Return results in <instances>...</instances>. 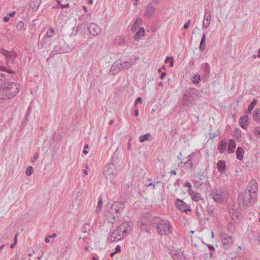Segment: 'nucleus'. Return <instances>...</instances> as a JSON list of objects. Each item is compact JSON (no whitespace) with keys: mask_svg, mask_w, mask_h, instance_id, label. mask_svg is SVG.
<instances>
[{"mask_svg":"<svg viewBox=\"0 0 260 260\" xmlns=\"http://www.w3.org/2000/svg\"><path fill=\"white\" fill-rule=\"evenodd\" d=\"M4 86L0 87V99H10L15 96L19 91V85L15 82H7Z\"/></svg>","mask_w":260,"mask_h":260,"instance_id":"nucleus-1","label":"nucleus"},{"mask_svg":"<svg viewBox=\"0 0 260 260\" xmlns=\"http://www.w3.org/2000/svg\"><path fill=\"white\" fill-rule=\"evenodd\" d=\"M151 223L156 224L157 232L160 236L168 235L172 232V226L168 220L154 217L151 220Z\"/></svg>","mask_w":260,"mask_h":260,"instance_id":"nucleus-2","label":"nucleus"},{"mask_svg":"<svg viewBox=\"0 0 260 260\" xmlns=\"http://www.w3.org/2000/svg\"><path fill=\"white\" fill-rule=\"evenodd\" d=\"M116 166L113 163H110L106 166L104 171V175L107 180H109V184L107 183V185L109 187H113L114 182V176L116 174Z\"/></svg>","mask_w":260,"mask_h":260,"instance_id":"nucleus-3","label":"nucleus"},{"mask_svg":"<svg viewBox=\"0 0 260 260\" xmlns=\"http://www.w3.org/2000/svg\"><path fill=\"white\" fill-rule=\"evenodd\" d=\"M255 198V197L244 190L239 194V204H242L246 207L251 206L254 202Z\"/></svg>","mask_w":260,"mask_h":260,"instance_id":"nucleus-4","label":"nucleus"},{"mask_svg":"<svg viewBox=\"0 0 260 260\" xmlns=\"http://www.w3.org/2000/svg\"><path fill=\"white\" fill-rule=\"evenodd\" d=\"M197 97V90L190 88L186 90L183 95L182 102L183 105L193 104Z\"/></svg>","mask_w":260,"mask_h":260,"instance_id":"nucleus-5","label":"nucleus"},{"mask_svg":"<svg viewBox=\"0 0 260 260\" xmlns=\"http://www.w3.org/2000/svg\"><path fill=\"white\" fill-rule=\"evenodd\" d=\"M213 199L218 203L224 202L227 198V192L221 189H214L211 191Z\"/></svg>","mask_w":260,"mask_h":260,"instance_id":"nucleus-6","label":"nucleus"},{"mask_svg":"<svg viewBox=\"0 0 260 260\" xmlns=\"http://www.w3.org/2000/svg\"><path fill=\"white\" fill-rule=\"evenodd\" d=\"M68 51V45L64 40L60 41L58 45H56L50 53L51 57L59 53H63Z\"/></svg>","mask_w":260,"mask_h":260,"instance_id":"nucleus-7","label":"nucleus"},{"mask_svg":"<svg viewBox=\"0 0 260 260\" xmlns=\"http://www.w3.org/2000/svg\"><path fill=\"white\" fill-rule=\"evenodd\" d=\"M0 53L4 55L7 59V66L10 68V63H13L17 57V53L14 51H8L3 48L0 49Z\"/></svg>","mask_w":260,"mask_h":260,"instance_id":"nucleus-8","label":"nucleus"},{"mask_svg":"<svg viewBox=\"0 0 260 260\" xmlns=\"http://www.w3.org/2000/svg\"><path fill=\"white\" fill-rule=\"evenodd\" d=\"M124 208V203L122 202H116L114 203L111 208V212L113 213V218L115 219L120 215V211Z\"/></svg>","mask_w":260,"mask_h":260,"instance_id":"nucleus-9","label":"nucleus"},{"mask_svg":"<svg viewBox=\"0 0 260 260\" xmlns=\"http://www.w3.org/2000/svg\"><path fill=\"white\" fill-rule=\"evenodd\" d=\"M117 229L125 237L126 234L132 231V223L131 222H124L122 223Z\"/></svg>","mask_w":260,"mask_h":260,"instance_id":"nucleus-10","label":"nucleus"},{"mask_svg":"<svg viewBox=\"0 0 260 260\" xmlns=\"http://www.w3.org/2000/svg\"><path fill=\"white\" fill-rule=\"evenodd\" d=\"M257 190L258 188L256 181L254 179H252L249 182L245 191H248L250 194L256 197Z\"/></svg>","mask_w":260,"mask_h":260,"instance_id":"nucleus-11","label":"nucleus"},{"mask_svg":"<svg viewBox=\"0 0 260 260\" xmlns=\"http://www.w3.org/2000/svg\"><path fill=\"white\" fill-rule=\"evenodd\" d=\"M221 240L223 244V247L225 249H228L232 244V237L226 233L221 234Z\"/></svg>","mask_w":260,"mask_h":260,"instance_id":"nucleus-12","label":"nucleus"},{"mask_svg":"<svg viewBox=\"0 0 260 260\" xmlns=\"http://www.w3.org/2000/svg\"><path fill=\"white\" fill-rule=\"evenodd\" d=\"M124 236L118 231L117 229L111 233L110 236L107 239L108 242H117L122 239Z\"/></svg>","mask_w":260,"mask_h":260,"instance_id":"nucleus-13","label":"nucleus"},{"mask_svg":"<svg viewBox=\"0 0 260 260\" xmlns=\"http://www.w3.org/2000/svg\"><path fill=\"white\" fill-rule=\"evenodd\" d=\"M229 212L232 219L235 222H238L240 219V213L237 208L234 207L229 209Z\"/></svg>","mask_w":260,"mask_h":260,"instance_id":"nucleus-14","label":"nucleus"},{"mask_svg":"<svg viewBox=\"0 0 260 260\" xmlns=\"http://www.w3.org/2000/svg\"><path fill=\"white\" fill-rule=\"evenodd\" d=\"M122 69V61L121 60H116L110 69V72L113 75L119 73Z\"/></svg>","mask_w":260,"mask_h":260,"instance_id":"nucleus-15","label":"nucleus"},{"mask_svg":"<svg viewBox=\"0 0 260 260\" xmlns=\"http://www.w3.org/2000/svg\"><path fill=\"white\" fill-rule=\"evenodd\" d=\"M176 205L181 211L187 213L188 211H191L189 206L180 199H177L176 200Z\"/></svg>","mask_w":260,"mask_h":260,"instance_id":"nucleus-16","label":"nucleus"},{"mask_svg":"<svg viewBox=\"0 0 260 260\" xmlns=\"http://www.w3.org/2000/svg\"><path fill=\"white\" fill-rule=\"evenodd\" d=\"M155 8L151 3H149L146 7V11L144 13L145 16L148 18L153 17L155 13Z\"/></svg>","mask_w":260,"mask_h":260,"instance_id":"nucleus-17","label":"nucleus"},{"mask_svg":"<svg viewBox=\"0 0 260 260\" xmlns=\"http://www.w3.org/2000/svg\"><path fill=\"white\" fill-rule=\"evenodd\" d=\"M88 30L90 35L95 36L101 32V28L94 23L89 24Z\"/></svg>","mask_w":260,"mask_h":260,"instance_id":"nucleus-18","label":"nucleus"},{"mask_svg":"<svg viewBox=\"0 0 260 260\" xmlns=\"http://www.w3.org/2000/svg\"><path fill=\"white\" fill-rule=\"evenodd\" d=\"M226 162L224 160H220L217 163V169L221 174L225 172Z\"/></svg>","mask_w":260,"mask_h":260,"instance_id":"nucleus-19","label":"nucleus"},{"mask_svg":"<svg viewBox=\"0 0 260 260\" xmlns=\"http://www.w3.org/2000/svg\"><path fill=\"white\" fill-rule=\"evenodd\" d=\"M138 58H139V57H137V56H135L133 59L130 58V59H129L128 61H125L122 63V69H129L135 63V61H134V60H136Z\"/></svg>","mask_w":260,"mask_h":260,"instance_id":"nucleus-20","label":"nucleus"},{"mask_svg":"<svg viewBox=\"0 0 260 260\" xmlns=\"http://www.w3.org/2000/svg\"><path fill=\"white\" fill-rule=\"evenodd\" d=\"M248 124V116L247 115H243L240 118V125L243 129H246Z\"/></svg>","mask_w":260,"mask_h":260,"instance_id":"nucleus-21","label":"nucleus"},{"mask_svg":"<svg viewBox=\"0 0 260 260\" xmlns=\"http://www.w3.org/2000/svg\"><path fill=\"white\" fill-rule=\"evenodd\" d=\"M171 254L174 260H179L183 257V253L179 250H174L171 252Z\"/></svg>","mask_w":260,"mask_h":260,"instance_id":"nucleus-22","label":"nucleus"},{"mask_svg":"<svg viewBox=\"0 0 260 260\" xmlns=\"http://www.w3.org/2000/svg\"><path fill=\"white\" fill-rule=\"evenodd\" d=\"M9 75L5 74H0V87L4 86L7 83V82H9Z\"/></svg>","mask_w":260,"mask_h":260,"instance_id":"nucleus-23","label":"nucleus"},{"mask_svg":"<svg viewBox=\"0 0 260 260\" xmlns=\"http://www.w3.org/2000/svg\"><path fill=\"white\" fill-rule=\"evenodd\" d=\"M250 233L248 234L249 238L251 240L255 239L257 240L258 242L260 241V233L258 232L256 230H251L250 231Z\"/></svg>","mask_w":260,"mask_h":260,"instance_id":"nucleus-24","label":"nucleus"},{"mask_svg":"<svg viewBox=\"0 0 260 260\" xmlns=\"http://www.w3.org/2000/svg\"><path fill=\"white\" fill-rule=\"evenodd\" d=\"M227 142L225 140H221L218 145V149L219 151L222 153H223L226 148Z\"/></svg>","mask_w":260,"mask_h":260,"instance_id":"nucleus-25","label":"nucleus"},{"mask_svg":"<svg viewBox=\"0 0 260 260\" xmlns=\"http://www.w3.org/2000/svg\"><path fill=\"white\" fill-rule=\"evenodd\" d=\"M236 144L233 139H230L229 142L228 152L229 153H233L235 151Z\"/></svg>","mask_w":260,"mask_h":260,"instance_id":"nucleus-26","label":"nucleus"},{"mask_svg":"<svg viewBox=\"0 0 260 260\" xmlns=\"http://www.w3.org/2000/svg\"><path fill=\"white\" fill-rule=\"evenodd\" d=\"M244 152L243 149L241 147H238L236 150L237 158L240 160H242L243 159Z\"/></svg>","mask_w":260,"mask_h":260,"instance_id":"nucleus-27","label":"nucleus"},{"mask_svg":"<svg viewBox=\"0 0 260 260\" xmlns=\"http://www.w3.org/2000/svg\"><path fill=\"white\" fill-rule=\"evenodd\" d=\"M142 20L140 18H137L136 19L135 23L132 25V27H131L132 31H133V32H135L137 30V27L140 26V24L142 23Z\"/></svg>","mask_w":260,"mask_h":260,"instance_id":"nucleus-28","label":"nucleus"},{"mask_svg":"<svg viewBox=\"0 0 260 260\" xmlns=\"http://www.w3.org/2000/svg\"><path fill=\"white\" fill-rule=\"evenodd\" d=\"M41 4V0H33L29 4V7L31 8L33 11H36Z\"/></svg>","mask_w":260,"mask_h":260,"instance_id":"nucleus-29","label":"nucleus"},{"mask_svg":"<svg viewBox=\"0 0 260 260\" xmlns=\"http://www.w3.org/2000/svg\"><path fill=\"white\" fill-rule=\"evenodd\" d=\"M145 35V30L143 27H141L134 36L135 40H139L141 36H144Z\"/></svg>","mask_w":260,"mask_h":260,"instance_id":"nucleus-30","label":"nucleus"},{"mask_svg":"<svg viewBox=\"0 0 260 260\" xmlns=\"http://www.w3.org/2000/svg\"><path fill=\"white\" fill-rule=\"evenodd\" d=\"M202 68L206 76L210 74V66L208 63H204L202 65Z\"/></svg>","mask_w":260,"mask_h":260,"instance_id":"nucleus-31","label":"nucleus"},{"mask_svg":"<svg viewBox=\"0 0 260 260\" xmlns=\"http://www.w3.org/2000/svg\"><path fill=\"white\" fill-rule=\"evenodd\" d=\"M195 161L196 160H193V158H188L187 161L184 163L185 168L187 169H191L193 166V163H196Z\"/></svg>","mask_w":260,"mask_h":260,"instance_id":"nucleus-32","label":"nucleus"},{"mask_svg":"<svg viewBox=\"0 0 260 260\" xmlns=\"http://www.w3.org/2000/svg\"><path fill=\"white\" fill-rule=\"evenodd\" d=\"M205 41H206V36H205V34H204L202 36V39L201 40V42H200V46H199V49L201 51H203L205 49V47H206Z\"/></svg>","mask_w":260,"mask_h":260,"instance_id":"nucleus-33","label":"nucleus"},{"mask_svg":"<svg viewBox=\"0 0 260 260\" xmlns=\"http://www.w3.org/2000/svg\"><path fill=\"white\" fill-rule=\"evenodd\" d=\"M53 36V35L50 34V32L48 31L46 34V35L43 37V41H42L41 42H40L39 45H41L42 47H44V45H45V42L46 41V40L50 38Z\"/></svg>","mask_w":260,"mask_h":260,"instance_id":"nucleus-34","label":"nucleus"},{"mask_svg":"<svg viewBox=\"0 0 260 260\" xmlns=\"http://www.w3.org/2000/svg\"><path fill=\"white\" fill-rule=\"evenodd\" d=\"M253 114L255 120L257 122H260V110L256 109L254 111Z\"/></svg>","mask_w":260,"mask_h":260,"instance_id":"nucleus-35","label":"nucleus"},{"mask_svg":"<svg viewBox=\"0 0 260 260\" xmlns=\"http://www.w3.org/2000/svg\"><path fill=\"white\" fill-rule=\"evenodd\" d=\"M195 177L197 179V181H202L205 178V175L203 172L201 170L195 174Z\"/></svg>","mask_w":260,"mask_h":260,"instance_id":"nucleus-36","label":"nucleus"},{"mask_svg":"<svg viewBox=\"0 0 260 260\" xmlns=\"http://www.w3.org/2000/svg\"><path fill=\"white\" fill-rule=\"evenodd\" d=\"M190 194L191 196L192 200L194 201L198 202L200 200H202L201 194L199 193L192 192L191 193H190Z\"/></svg>","mask_w":260,"mask_h":260,"instance_id":"nucleus-37","label":"nucleus"},{"mask_svg":"<svg viewBox=\"0 0 260 260\" xmlns=\"http://www.w3.org/2000/svg\"><path fill=\"white\" fill-rule=\"evenodd\" d=\"M257 100L256 99H254L252 101V102L249 105L248 108L247 112L248 113H251L252 110L253 109L254 106L257 104Z\"/></svg>","mask_w":260,"mask_h":260,"instance_id":"nucleus-38","label":"nucleus"},{"mask_svg":"<svg viewBox=\"0 0 260 260\" xmlns=\"http://www.w3.org/2000/svg\"><path fill=\"white\" fill-rule=\"evenodd\" d=\"M150 138H151V135L148 133L144 135L141 136L139 138V141L142 143L146 140L150 139Z\"/></svg>","mask_w":260,"mask_h":260,"instance_id":"nucleus-39","label":"nucleus"},{"mask_svg":"<svg viewBox=\"0 0 260 260\" xmlns=\"http://www.w3.org/2000/svg\"><path fill=\"white\" fill-rule=\"evenodd\" d=\"M0 70L1 71H5L8 73H9V74H15V72L11 70H9V69H8L6 68V67L5 66H1L0 67Z\"/></svg>","mask_w":260,"mask_h":260,"instance_id":"nucleus-40","label":"nucleus"},{"mask_svg":"<svg viewBox=\"0 0 260 260\" xmlns=\"http://www.w3.org/2000/svg\"><path fill=\"white\" fill-rule=\"evenodd\" d=\"M34 171V169L31 166H28L27 167V169L25 171V174L27 176L31 175Z\"/></svg>","mask_w":260,"mask_h":260,"instance_id":"nucleus-41","label":"nucleus"},{"mask_svg":"<svg viewBox=\"0 0 260 260\" xmlns=\"http://www.w3.org/2000/svg\"><path fill=\"white\" fill-rule=\"evenodd\" d=\"M210 20H211V19H205V18L204 19V20L203 21V25H202L203 28H207L209 26V25L210 24Z\"/></svg>","mask_w":260,"mask_h":260,"instance_id":"nucleus-42","label":"nucleus"},{"mask_svg":"<svg viewBox=\"0 0 260 260\" xmlns=\"http://www.w3.org/2000/svg\"><path fill=\"white\" fill-rule=\"evenodd\" d=\"M196 214L198 216H200L202 214V212L203 211V208L201 205H200V206H197L196 207Z\"/></svg>","mask_w":260,"mask_h":260,"instance_id":"nucleus-43","label":"nucleus"},{"mask_svg":"<svg viewBox=\"0 0 260 260\" xmlns=\"http://www.w3.org/2000/svg\"><path fill=\"white\" fill-rule=\"evenodd\" d=\"M24 27V23L22 21L19 22L16 25V29L18 31L22 30Z\"/></svg>","mask_w":260,"mask_h":260,"instance_id":"nucleus-44","label":"nucleus"},{"mask_svg":"<svg viewBox=\"0 0 260 260\" xmlns=\"http://www.w3.org/2000/svg\"><path fill=\"white\" fill-rule=\"evenodd\" d=\"M209 135L210 138L213 139L219 135V132L218 130L216 131L214 133L210 132L209 133Z\"/></svg>","mask_w":260,"mask_h":260,"instance_id":"nucleus-45","label":"nucleus"},{"mask_svg":"<svg viewBox=\"0 0 260 260\" xmlns=\"http://www.w3.org/2000/svg\"><path fill=\"white\" fill-rule=\"evenodd\" d=\"M204 18L205 19H211L210 12L207 9H206L205 10Z\"/></svg>","mask_w":260,"mask_h":260,"instance_id":"nucleus-46","label":"nucleus"},{"mask_svg":"<svg viewBox=\"0 0 260 260\" xmlns=\"http://www.w3.org/2000/svg\"><path fill=\"white\" fill-rule=\"evenodd\" d=\"M253 133L256 136L260 135V126L256 127L253 129Z\"/></svg>","mask_w":260,"mask_h":260,"instance_id":"nucleus-47","label":"nucleus"},{"mask_svg":"<svg viewBox=\"0 0 260 260\" xmlns=\"http://www.w3.org/2000/svg\"><path fill=\"white\" fill-rule=\"evenodd\" d=\"M141 228L142 231L146 232L147 233L149 232V231H150L149 228L147 225H146L145 224H141Z\"/></svg>","mask_w":260,"mask_h":260,"instance_id":"nucleus-48","label":"nucleus"},{"mask_svg":"<svg viewBox=\"0 0 260 260\" xmlns=\"http://www.w3.org/2000/svg\"><path fill=\"white\" fill-rule=\"evenodd\" d=\"M31 110V107L30 106H28V108H27V112L25 114V117H24V120L25 121H23V122H24L25 121H27V119H28V117L29 116V113L30 112Z\"/></svg>","mask_w":260,"mask_h":260,"instance_id":"nucleus-49","label":"nucleus"},{"mask_svg":"<svg viewBox=\"0 0 260 260\" xmlns=\"http://www.w3.org/2000/svg\"><path fill=\"white\" fill-rule=\"evenodd\" d=\"M200 80V75H196L194 77H193V80L192 81V82L196 84V83H198L199 82Z\"/></svg>","mask_w":260,"mask_h":260,"instance_id":"nucleus-50","label":"nucleus"},{"mask_svg":"<svg viewBox=\"0 0 260 260\" xmlns=\"http://www.w3.org/2000/svg\"><path fill=\"white\" fill-rule=\"evenodd\" d=\"M58 5H59L60 6V8H61V9L67 8H69V3H67V4H65V5H62V4H60L59 1L58 2Z\"/></svg>","mask_w":260,"mask_h":260,"instance_id":"nucleus-51","label":"nucleus"},{"mask_svg":"<svg viewBox=\"0 0 260 260\" xmlns=\"http://www.w3.org/2000/svg\"><path fill=\"white\" fill-rule=\"evenodd\" d=\"M102 205H103V199H102V197L101 196H100L99 199L97 206L102 207Z\"/></svg>","mask_w":260,"mask_h":260,"instance_id":"nucleus-52","label":"nucleus"},{"mask_svg":"<svg viewBox=\"0 0 260 260\" xmlns=\"http://www.w3.org/2000/svg\"><path fill=\"white\" fill-rule=\"evenodd\" d=\"M142 103V99L141 97H138L135 100V104L136 105L138 103L141 104Z\"/></svg>","mask_w":260,"mask_h":260,"instance_id":"nucleus-53","label":"nucleus"},{"mask_svg":"<svg viewBox=\"0 0 260 260\" xmlns=\"http://www.w3.org/2000/svg\"><path fill=\"white\" fill-rule=\"evenodd\" d=\"M190 23V20H188L184 25L183 26V28L184 29H187L189 26V24Z\"/></svg>","mask_w":260,"mask_h":260,"instance_id":"nucleus-54","label":"nucleus"},{"mask_svg":"<svg viewBox=\"0 0 260 260\" xmlns=\"http://www.w3.org/2000/svg\"><path fill=\"white\" fill-rule=\"evenodd\" d=\"M39 157V154L38 153L36 152L34 156V158L31 159V161L34 162L35 160H36Z\"/></svg>","mask_w":260,"mask_h":260,"instance_id":"nucleus-55","label":"nucleus"},{"mask_svg":"<svg viewBox=\"0 0 260 260\" xmlns=\"http://www.w3.org/2000/svg\"><path fill=\"white\" fill-rule=\"evenodd\" d=\"M120 249H121V248H120V245H117L116 248H115V252L117 253L118 252H120Z\"/></svg>","mask_w":260,"mask_h":260,"instance_id":"nucleus-56","label":"nucleus"},{"mask_svg":"<svg viewBox=\"0 0 260 260\" xmlns=\"http://www.w3.org/2000/svg\"><path fill=\"white\" fill-rule=\"evenodd\" d=\"M207 211H208V213L209 214V215H211L212 213H213V209H212V208L211 207H209L208 209H207Z\"/></svg>","mask_w":260,"mask_h":260,"instance_id":"nucleus-57","label":"nucleus"},{"mask_svg":"<svg viewBox=\"0 0 260 260\" xmlns=\"http://www.w3.org/2000/svg\"><path fill=\"white\" fill-rule=\"evenodd\" d=\"M120 39H121V41L119 42V45L120 46H123V44L125 43V40L123 39V38H121L120 37Z\"/></svg>","mask_w":260,"mask_h":260,"instance_id":"nucleus-58","label":"nucleus"},{"mask_svg":"<svg viewBox=\"0 0 260 260\" xmlns=\"http://www.w3.org/2000/svg\"><path fill=\"white\" fill-rule=\"evenodd\" d=\"M169 63H170V66L171 67H172L173 66V65H174V61H173V57H170V59Z\"/></svg>","mask_w":260,"mask_h":260,"instance_id":"nucleus-59","label":"nucleus"},{"mask_svg":"<svg viewBox=\"0 0 260 260\" xmlns=\"http://www.w3.org/2000/svg\"><path fill=\"white\" fill-rule=\"evenodd\" d=\"M148 186L152 187L153 189H155V184L153 182H151L148 184Z\"/></svg>","mask_w":260,"mask_h":260,"instance_id":"nucleus-60","label":"nucleus"},{"mask_svg":"<svg viewBox=\"0 0 260 260\" xmlns=\"http://www.w3.org/2000/svg\"><path fill=\"white\" fill-rule=\"evenodd\" d=\"M185 187H188L189 189L191 188V184L189 182H186L184 185Z\"/></svg>","mask_w":260,"mask_h":260,"instance_id":"nucleus-61","label":"nucleus"},{"mask_svg":"<svg viewBox=\"0 0 260 260\" xmlns=\"http://www.w3.org/2000/svg\"><path fill=\"white\" fill-rule=\"evenodd\" d=\"M207 246H208V247L209 248V249L210 250H214L215 248L213 246H212L211 245H209V244L207 245Z\"/></svg>","mask_w":260,"mask_h":260,"instance_id":"nucleus-62","label":"nucleus"},{"mask_svg":"<svg viewBox=\"0 0 260 260\" xmlns=\"http://www.w3.org/2000/svg\"><path fill=\"white\" fill-rule=\"evenodd\" d=\"M10 18L8 16H5L3 18V20L5 22H7L9 21Z\"/></svg>","mask_w":260,"mask_h":260,"instance_id":"nucleus-63","label":"nucleus"},{"mask_svg":"<svg viewBox=\"0 0 260 260\" xmlns=\"http://www.w3.org/2000/svg\"><path fill=\"white\" fill-rule=\"evenodd\" d=\"M21 260H31L29 257L25 256L21 259Z\"/></svg>","mask_w":260,"mask_h":260,"instance_id":"nucleus-64","label":"nucleus"}]
</instances>
